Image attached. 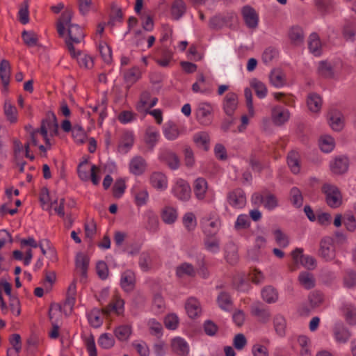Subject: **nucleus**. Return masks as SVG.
<instances>
[{
    "instance_id": "1",
    "label": "nucleus",
    "mask_w": 356,
    "mask_h": 356,
    "mask_svg": "<svg viewBox=\"0 0 356 356\" xmlns=\"http://www.w3.org/2000/svg\"><path fill=\"white\" fill-rule=\"evenodd\" d=\"M72 12L71 10H65L58 22L57 31L60 36L65 34V29H67L68 38L65 40L67 49L71 56L76 55V49L74 44L81 43L85 37L83 29L81 26L76 24H72L71 19Z\"/></svg>"
},
{
    "instance_id": "2",
    "label": "nucleus",
    "mask_w": 356,
    "mask_h": 356,
    "mask_svg": "<svg viewBox=\"0 0 356 356\" xmlns=\"http://www.w3.org/2000/svg\"><path fill=\"white\" fill-rule=\"evenodd\" d=\"M349 67L340 59L318 63V73L325 78H338L348 73Z\"/></svg>"
},
{
    "instance_id": "3",
    "label": "nucleus",
    "mask_w": 356,
    "mask_h": 356,
    "mask_svg": "<svg viewBox=\"0 0 356 356\" xmlns=\"http://www.w3.org/2000/svg\"><path fill=\"white\" fill-rule=\"evenodd\" d=\"M38 129L42 133V137L46 145L50 147L51 142L49 136H56L58 130V124L54 113H47L45 118L42 120L40 127Z\"/></svg>"
},
{
    "instance_id": "4",
    "label": "nucleus",
    "mask_w": 356,
    "mask_h": 356,
    "mask_svg": "<svg viewBox=\"0 0 356 356\" xmlns=\"http://www.w3.org/2000/svg\"><path fill=\"white\" fill-rule=\"evenodd\" d=\"M322 191L325 194L327 204L332 207H339L342 202V196L339 188L332 184H325L322 186Z\"/></svg>"
},
{
    "instance_id": "5",
    "label": "nucleus",
    "mask_w": 356,
    "mask_h": 356,
    "mask_svg": "<svg viewBox=\"0 0 356 356\" xmlns=\"http://www.w3.org/2000/svg\"><path fill=\"white\" fill-rule=\"evenodd\" d=\"M201 223L204 237L216 236L220 227V221L214 214L203 218Z\"/></svg>"
},
{
    "instance_id": "6",
    "label": "nucleus",
    "mask_w": 356,
    "mask_h": 356,
    "mask_svg": "<svg viewBox=\"0 0 356 356\" xmlns=\"http://www.w3.org/2000/svg\"><path fill=\"white\" fill-rule=\"evenodd\" d=\"M291 256L296 265L300 264L307 270H314L316 267V260L315 258L307 254H303V250L302 248L295 249L292 252Z\"/></svg>"
},
{
    "instance_id": "7",
    "label": "nucleus",
    "mask_w": 356,
    "mask_h": 356,
    "mask_svg": "<svg viewBox=\"0 0 356 356\" xmlns=\"http://www.w3.org/2000/svg\"><path fill=\"white\" fill-rule=\"evenodd\" d=\"M175 197L182 201H187L191 197V190L189 184L182 179H177L172 188Z\"/></svg>"
},
{
    "instance_id": "8",
    "label": "nucleus",
    "mask_w": 356,
    "mask_h": 356,
    "mask_svg": "<svg viewBox=\"0 0 356 356\" xmlns=\"http://www.w3.org/2000/svg\"><path fill=\"white\" fill-rule=\"evenodd\" d=\"M227 202L234 209H243L246 204V195L241 188H236L227 194Z\"/></svg>"
},
{
    "instance_id": "9",
    "label": "nucleus",
    "mask_w": 356,
    "mask_h": 356,
    "mask_svg": "<svg viewBox=\"0 0 356 356\" xmlns=\"http://www.w3.org/2000/svg\"><path fill=\"white\" fill-rule=\"evenodd\" d=\"M213 107L208 102H201L198 104L196 115L200 124L208 126L211 123Z\"/></svg>"
},
{
    "instance_id": "10",
    "label": "nucleus",
    "mask_w": 356,
    "mask_h": 356,
    "mask_svg": "<svg viewBox=\"0 0 356 356\" xmlns=\"http://www.w3.org/2000/svg\"><path fill=\"white\" fill-rule=\"evenodd\" d=\"M252 200L254 204H262L268 210L274 209L277 206L276 197L270 193H254Z\"/></svg>"
},
{
    "instance_id": "11",
    "label": "nucleus",
    "mask_w": 356,
    "mask_h": 356,
    "mask_svg": "<svg viewBox=\"0 0 356 356\" xmlns=\"http://www.w3.org/2000/svg\"><path fill=\"white\" fill-rule=\"evenodd\" d=\"M158 102V99L152 97L148 91H144L141 93L140 100L136 105V108L139 112H148L149 108L154 107Z\"/></svg>"
},
{
    "instance_id": "12",
    "label": "nucleus",
    "mask_w": 356,
    "mask_h": 356,
    "mask_svg": "<svg viewBox=\"0 0 356 356\" xmlns=\"http://www.w3.org/2000/svg\"><path fill=\"white\" fill-rule=\"evenodd\" d=\"M290 118L288 109L281 106H275L271 109V118L273 122L277 126H281L286 122Z\"/></svg>"
},
{
    "instance_id": "13",
    "label": "nucleus",
    "mask_w": 356,
    "mask_h": 356,
    "mask_svg": "<svg viewBox=\"0 0 356 356\" xmlns=\"http://www.w3.org/2000/svg\"><path fill=\"white\" fill-rule=\"evenodd\" d=\"M135 136L134 131L125 130L122 132L118 144V151L121 153H127L133 147Z\"/></svg>"
},
{
    "instance_id": "14",
    "label": "nucleus",
    "mask_w": 356,
    "mask_h": 356,
    "mask_svg": "<svg viewBox=\"0 0 356 356\" xmlns=\"http://www.w3.org/2000/svg\"><path fill=\"white\" fill-rule=\"evenodd\" d=\"M250 312L261 323L268 322L271 316L269 309L261 302L253 303L250 307Z\"/></svg>"
},
{
    "instance_id": "15",
    "label": "nucleus",
    "mask_w": 356,
    "mask_h": 356,
    "mask_svg": "<svg viewBox=\"0 0 356 356\" xmlns=\"http://www.w3.org/2000/svg\"><path fill=\"white\" fill-rule=\"evenodd\" d=\"M319 254L325 261H331L334 258L335 249L331 238H324L321 241Z\"/></svg>"
},
{
    "instance_id": "16",
    "label": "nucleus",
    "mask_w": 356,
    "mask_h": 356,
    "mask_svg": "<svg viewBox=\"0 0 356 356\" xmlns=\"http://www.w3.org/2000/svg\"><path fill=\"white\" fill-rule=\"evenodd\" d=\"M238 95L234 92H228L222 103V108L226 115L232 117L238 107Z\"/></svg>"
},
{
    "instance_id": "17",
    "label": "nucleus",
    "mask_w": 356,
    "mask_h": 356,
    "mask_svg": "<svg viewBox=\"0 0 356 356\" xmlns=\"http://www.w3.org/2000/svg\"><path fill=\"white\" fill-rule=\"evenodd\" d=\"M242 15L246 26L250 29H255L258 26L259 17L254 9L245 6L242 9Z\"/></svg>"
},
{
    "instance_id": "18",
    "label": "nucleus",
    "mask_w": 356,
    "mask_h": 356,
    "mask_svg": "<svg viewBox=\"0 0 356 356\" xmlns=\"http://www.w3.org/2000/svg\"><path fill=\"white\" fill-rule=\"evenodd\" d=\"M159 159L172 170H177L179 166L178 156L170 149H165L161 150L159 154Z\"/></svg>"
},
{
    "instance_id": "19",
    "label": "nucleus",
    "mask_w": 356,
    "mask_h": 356,
    "mask_svg": "<svg viewBox=\"0 0 356 356\" xmlns=\"http://www.w3.org/2000/svg\"><path fill=\"white\" fill-rule=\"evenodd\" d=\"M10 77V65L7 60H2L0 63V79L3 84L2 92H7Z\"/></svg>"
},
{
    "instance_id": "20",
    "label": "nucleus",
    "mask_w": 356,
    "mask_h": 356,
    "mask_svg": "<svg viewBox=\"0 0 356 356\" xmlns=\"http://www.w3.org/2000/svg\"><path fill=\"white\" fill-rule=\"evenodd\" d=\"M348 165L349 161L348 158L342 156L336 157L330 164L332 172L337 175L346 172L348 168Z\"/></svg>"
},
{
    "instance_id": "21",
    "label": "nucleus",
    "mask_w": 356,
    "mask_h": 356,
    "mask_svg": "<svg viewBox=\"0 0 356 356\" xmlns=\"http://www.w3.org/2000/svg\"><path fill=\"white\" fill-rule=\"evenodd\" d=\"M89 264L88 257L82 253H79L76 257V273L81 276V282H84L86 275Z\"/></svg>"
},
{
    "instance_id": "22",
    "label": "nucleus",
    "mask_w": 356,
    "mask_h": 356,
    "mask_svg": "<svg viewBox=\"0 0 356 356\" xmlns=\"http://www.w3.org/2000/svg\"><path fill=\"white\" fill-rule=\"evenodd\" d=\"M288 35L291 42L295 46H299L304 42L305 33L302 28L298 25L291 26Z\"/></svg>"
},
{
    "instance_id": "23",
    "label": "nucleus",
    "mask_w": 356,
    "mask_h": 356,
    "mask_svg": "<svg viewBox=\"0 0 356 356\" xmlns=\"http://www.w3.org/2000/svg\"><path fill=\"white\" fill-rule=\"evenodd\" d=\"M171 346L172 350L179 355L186 356L189 353V345L187 341L181 337H175L172 339Z\"/></svg>"
},
{
    "instance_id": "24",
    "label": "nucleus",
    "mask_w": 356,
    "mask_h": 356,
    "mask_svg": "<svg viewBox=\"0 0 356 356\" xmlns=\"http://www.w3.org/2000/svg\"><path fill=\"white\" fill-rule=\"evenodd\" d=\"M160 137L159 131L157 129L153 127L147 128L145 134V143L147 148L152 151L159 141Z\"/></svg>"
},
{
    "instance_id": "25",
    "label": "nucleus",
    "mask_w": 356,
    "mask_h": 356,
    "mask_svg": "<svg viewBox=\"0 0 356 356\" xmlns=\"http://www.w3.org/2000/svg\"><path fill=\"white\" fill-rule=\"evenodd\" d=\"M146 169L145 160L140 156L132 158L129 163V170L135 175H142Z\"/></svg>"
},
{
    "instance_id": "26",
    "label": "nucleus",
    "mask_w": 356,
    "mask_h": 356,
    "mask_svg": "<svg viewBox=\"0 0 356 356\" xmlns=\"http://www.w3.org/2000/svg\"><path fill=\"white\" fill-rule=\"evenodd\" d=\"M152 186L159 191H165L168 188V179L166 176L159 172H154L150 177Z\"/></svg>"
},
{
    "instance_id": "27",
    "label": "nucleus",
    "mask_w": 356,
    "mask_h": 356,
    "mask_svg": "<svg viewBox=\"0 0 356 356\" xmlns=\"http://www.w3.org/2000/svg\"><path fill=\"white\" fill-rule=\"evenodd\" d=\"M287 164L293 174H298L300 171V154L296 150L291 151L287 156Z\"/></svg>"
},
{
    "instance_id": "28",
    "label": "nucleus",
    "mask_w": 356,
    "mask_h": 356,
    "mask_svg": "<svg viewBox=\"0 0 356 356\" xmlns=\"http://www.w3.org/2000/svg\"><path fill=\"white\" fill-rule=\"evenodd\" d=\"M329 123L333 130H341L344 124V120L341 113L337 110L330 111L329 113Z\"/></svg>"
},
{
    "instance_id": "29",
    "label": "nucleus",
    "mask_w": 356,
    "mask_h": 356,
    "mask_svg": "<svg viewBox=\"0 0 356 356\" xmlns=\"http://www.w3.org/2000/svg\"><path fill=\"white\" fill-rule=\"evenodd\" d=\"M187 314L191 318H195L200 316L202 312L199 301L195 298H189L185 305Z\"/></svg>"
},
{
    "instance_id": "30",
    "label": "nucleus",
    "mask_w": 356,
    "mask_h": 356,
    "mask_svg": "<svg viewBox=\"0 0 356 356\" xmlns=\"http://www.w3.org/2000/svg\"><path fill=\"white\" fill-rule=\"evenodd\" d=\"M163 133L165 138L168 140H176L180 134L178 126L172 121L167 122L164 124Z\"/></svg>"
},
{
    "instance_id": "31",
    "label": "nucleus",
    "mask_w": 356,
    "mask_h": 356,
    "mask_svg": "<svg viewBox=\"0 0 356 356\" xmlns=\"http://www.w3.org/2000/svg\"><path fill=\"white\" fill-rule=\"evenodd\" d=\"M42 137V133L38 129H36L35 130H31L30 131V136H29V141L25 145V156L26 158L29 159L30 160L34 159V156L33 154H30V144H32L34 146H37L39 144L40 142V138Z\"/></svg>"
},
{
    "instance_id": "32",
    "label": "nucleus",
    "mask_w": 356,
    "mask_h": 356,
    "mask_svg": "<svg viewBox=\"0 0 356 356\" xmlns=\"http://www.w3.org/2000/svg\"><path fill=\"white\" fill-rule=\"evenodd\" d=\"M249 280V277L245 274L238 273L233 279V286L239 291H248L250 288Z\"/></svg>"
},
{
    "instance_id": "33",
    "label": "nucleus",
    "mask_w": 356,
    "mask_h": 356,
    "mask_svg": "<svg viewBox=\"0 0 356 356\" xmlns=\"http://www.w3.org/2000/svg\"><path fill=\"white\" fill-rule=\"evenodd\" d=\"M106 314L104 309L102 311L98 309H93L88 314V320L91 326L97 328L99 327L104 321V316Z\"/></svg>"
},
{
    "instance_id": "34",
    "label": "nucleus",
    "mask_w": 356,
    "mask_h": 356,
    "mask_svg": "<svg viewBox=\"0 0 356 356\" xmlns=\"http://www.w3.org/2000/svg\"><path fill=\"white\" fill-rule=\"evenodd\" d=\"M308 47L309 51L316 56H319L322 53V43L317 33H313L309 37Z\"/></svg>"
},
{
    "instance_id": "35",
    "label": "nucleus",
    "mask_w": 356,
    "mask_h": 356,
    "mask_svg": "<svg viewBox=\"0 0 356 356\" xmlns=\"http://www.w3.org/2000/svg\"><path fill=\"white\" fill-rule=\"evenodd\" d=\"M298 282L305 289L309 290L316 285V279L314 275L308 271H302L298 275Z\"/></svg>"
},
{
    "instance_id": "36",
    "label": "nucleus",
    "mask_w": 356,
    "mask_h": 356,
    "mask_svg": "<svg viewBox=\"0 0 356 356\" xmlns=\"http://www.w3.org/2000/svg\"><path fill=\"white\" fill-rule=\"evenodd\" d=\"M132 193L134 196L135 202L138 207L145 205L149 199V193L144 188L135 186L132 189Z\"/></svg>"
},
{
    "instance_id": "37",
    "label": "nucleus",
    "mask_w": 356,
    "mask_h": 356,
    "mask_svg": "<svg viewBox=\"0 0 356 356\" xmlns=\"http://www.w3.org/2000/svg\"><path fill=\"white\" fill-rule=\"evenodd\" d=\"M120 284L125 291H129L134 289L135 284V275L131 270H126L122 273Z\"/></svg>"
},
{
    "instance_id": "38",
    "label": "nucleus",
    "mask_w": 356,
    "mask_h": 356,
    "mask_svg": "<svg viewBox=\"0 0 356 356\" xmlns=\"http://www.w3.org/2000/svg\"><path fill=\"white\" fill-rule=\"evenodd\" d=\"M262 299L268 304L275 303L278 300V292L272 286H266L261 291Z\"/></svg>"
},
{
    "instance_id": "39",
    "label": "nucleus",
    "mask_w": 356,
    "mask_h": 356,
    "mask_svg": "<svg viewBox=\"0 0 356 356\" xmlns=\"http://www.w3.org/2000/svg\"><path fill=\"white\" fill-rule=\"evenodd\" d=\"M196 274V270L194 266L189 263H182L177 266L176 268V275L178 277H194Z\"/></svg>"
},
{
    "instance_id": "40",
    "label": "nucleus",
    "mask_w": 356,
    "mask_h": 356,
    "mask_svg": "<svg viewBox=\"0 0 356 356\" xmlns=\"http://www.w3.org/2000/svg\"><path fill=\"white\" fill-rule=\"evenodd\" d=\"M186 10V3L183 0H175L171 6V15L174 19H179Z\"/></svg>"
},
{
    "instance_id": "41",
    "label": "nucleus",
    "mask_w": 356,
    "mask_h": 356,
    "mask_svg": "<svg viewBox=\"0 0 356 356\" xmlns=\"http://www.w3.org/2000/svg\"><path fill=\"white\" fill-rule=\"evenodd\" d=\"M124 311V301L118 296H115L113 300L104 309V312L106 315L110 314L112 312H115L117 314H120Z\"/></svg>"
},
{
    "instance_id": "42",
    "label": "nucleus",
    "mask_w": 356,
    "mask_h": 356,
    "mask_svg": "<svg viewBox=\"0 0 356 356\" xmlns=\"http://www.w3.org/2000/svg\"><path fill=\"white\" fill-rule=\"evenodd\" d=\"M307 105L309 110L313 113H317L320 111L322 106L321 97L316 93H310L307 99Z\"/></svg>"
},
{
    "instance_id": "43",
    "label": "nucleus",
    "mask_w": 356,
    "mask_h": 356,
    "mask_svg": "<svg viewBox=\"0 0 356 356\" xmlns=\"http://www.w3.org/2000/svg\"><path fill=\"white\" fill-rule=\"evenodd\" d=\"M298 344L300 346V356H310L312 355L311 341L305 335H300L297 339Z\"/></svg>"
},
{
    "instance_id": "44",
    "label": "nucleus",
    "mask_w": 356,
    "mask_h": 356,
    "mask_svg": "<svg viewBox=\"0 0 356 356\" xmlns=\"http://www.w3.org/2000/svg\"><path fill=\"white\" fill-rule=\"evenodd\" d=\"M194 193L198 200H203L207 191V182L204 178H197L194 181Z\"/></svg>"
},
{
    "instance_id": "45",
    "label": "nucleus",
    "mask_w": 356,
    "mask_h": 356,
    "mask_svg": "<svg viewBox=\"0 0 356 356\" xmlns=\"http://www.w3.org/2000/svg\"><path fill=\"white\" fill-rule=\"evenodd\" d=\"M115 337L120 341H127L131 334V327L129 325H120L114 329Z\"/></svg>"
},
{
    "instance_id": "46",
    "label": "nucleus",
    "mask_w": 356,
    "mask_h": 356,
    "mask_svg": "<svg viewBox=\"0 0 356 356\" xmlns=\"http://www.w3.org/2000/svg\"><path fill=\"white\" fill-rule=\"evenodd\" d=\"M73 58H76L79 66L86 69H90L93 66L92 58L79 50H76V55L72 56Z\"/></svg>"
},
{
    "instance_id": "47",
    "label": "nucleus",
    "mask_w": 356,
    "mask_h": 356,
    "mask_svg": "<svg viewBox=\"0 0 356 356\" xmlns=\"http://www.w3.org/2000/svg\"><path fill=\"white\" fill-rule=\"evenodd\" d=\"M161 218L166 224H172L177 219V211L172 207H165L161 212Z\"/></svg>"
},
{
    "instance_id": "48",
    "label": "nucleus",
    "mask_w": 356,
    "mask_h": 356,
    "mask_svg": "<svg viewBox=\"0 0 356 356\" xmlns=\"http://www.w3.org/2000/svg\"><path fill=\"white\" fill-rule=\"evenodd\" d=\"M205 249L213 254L220 252V240L216 236H207L204 238Z\"/></svg>"
},
{
    "instance_id": "49",
    "label": "nucleus",
    "mask_w": 356,
    "mask_h": 356,
    "mask_svg": "<svg viewBox=\"0 0 356 356\" xmlns=\"http://www.w3.org/2000/svg\"><path fill=\"white\" fill-rule=\"evenodd\" d=\"M4 113L9 122L15 123L17 120V111L15 106H13L10 101L6 99L3 106Z\"/></svg>"
},
{
    "instance_id": "50",
    "label": "nucleus",
    "mask_w": 356,
    "mask_h": 356,
    "mask_svg": "<svg viewBox=\"0 0 356 356\" xmlns=\"http://www.w3.org/2000/svg\"><path fill=\"white\" fill-rule=\"evenodd\" d=\"M237 248L233 243H229L225 247V259L230 264H234L238 260Z\"/></svg>"
},
{
    "instance_id": "51",
    "label": "nucleus",
    "mask_w": 356,
    "mask_h": 356,
    "mask_svg": "<svg viewBox=\"0 0 356 356\" xmlns=\"http://www.w3.org/2000/svg\"><path fill=\"white\" fill-rule=\"evenodd\" d=\"M250 86L254 89L257 96L259 99H264L266 97L268 90L263 82L257 79H253L250 81Z\"/></svg>"
},
{
    "instance_id": "52",
    "label": "nucleus",
    "mask_w": 356,
    "mask_h": 356,
    "mask_svg": "<svg viewBox=\"0 0 356 356\" xmlns=\"http://www.w3.org/2000/svg\"><path fill=\"white\" fill-rule=\"evenodd\" d=\"M346 319L350 325L356 324V308L350 303L346 302L343 305Z\"/></svg>"
},
{
    "instance_id": "53",
    "label": "nucleus",
    "mask_w": 356,
    "mask_h": 356,
    "mask_svg": "<svg viewBox=\"0 0 356 356\" xmlns=\"http://www.w3.org/2000/svg\"><path fill=\"white\" fill-rule=\"evenodd\" d=\"M334 140L332 136L324 135L321 137L319 146L323 152L329 153L332 152L334 147Z\"/></svg>"
},
{
    "instance_id": "54",
    "label": "nucleus",
    "mask_w": 356,
    "mask_h": 356,
    "mask_svg": "<svg viewBox=\"0 0 356 356\" xmlns=\"http://www.w3.org/2000/svg\"><path fill=\"white\" fill-rule=\"evenodd\" d=\"M270 81L276 88L282 87L286 82L284 73L280 70H273L270 74Z\"/></svg>"
},
{
    "instance_id": "55",
    "label": "nucleus",
    "mask_w": 356,
    "mask_h": 356,
    "mask_svg": "<svg viewBox=\"0 0 356 356\" xmlns=\"http://www.w3.org/2000/svg\"><path fill=\"white\" fill-rule=\"evenodd\" d=\"M343 283L344 287L348 289L356 287V271L351 269L346 270Z\"/></svg>"
},
{
    "instance_id": "56",
    "label": "nucleus",
    "mask_w": 356,
    "mask_h": 356,
    "mask_svg": "<svg viewBox=\"0 0 356 356\" xmlns=\"http://www.w3.org/2000/svg\"><path fill=\"white\" fill-rule=\"evenodd\" d=\"M350 337L349 331L343 326H338L334 330V338L338 343H345Z\"/></svg>"
},
{
    "instance_id": "57",
    "label": "nucleus",
    "mask_w": 356,
    "mask_h": 356,
    "mask_svg": "<svg viewBox=\"0 0 356 356\" xmlns=\"http://www.w3.org/2000/svg\"><path fill=\"white\" fill-rule=\"evenodd\" d=\"M99 346L104 349H109L115 345V339L111 334H102L98 339Z\"/></svg>"
},
{
    "instance_id": "58",
    "label": "nucleus",
    "mask_w": 356,
    "mask_h": 356,
    "mask_svg": "<svg viewBox=\"0 0 356 356\" xmlns=\"http://www.w3.org/2000/svg\"><path fill=\"white\" fill-rule=\"evenodd\" d=\"M22 38L24 42L28 47H35L38 43V36L33 31H24L22 33Z\"/></svg>"
},
{
    "instance_id": "59",
    "label": "nucleus",
    "mask_w": 356,
    "mask_h": 356,
    "mask_svg": "<svg viewBox=\"0 0 356 356\" xmlns=\"http://www.w3.org/2000/svg\"><path fill=\"white\" fill-rule=\"evenodd\" d=\"M217 302L219 307L225 311H229L231 309L232 305L231 297L226 292H221L218 295Z\"/></svg>"
},
{
    "instance_id": "60",
    "label": "nucleus",
    "mask_w": 356,
    "mask_h": 356,
    "mask_svg": "<svg viewBox=\"0 0 356 356\" xmlns=\"http://www.w3.org/2000/svg\"><path fill=\"white\" fill-rule=\"evenodd\" d=\"M72 136L74 142L77 144L84 143L87 138L84 129L79 125L73 127Z\"/></svg>"
},
{
    "instance_id": "61",
    "label": "nucleus",
    "mask_w": 356,
    "mask_h": 356,
    "mask_svg": "<svg viewBox=\"0 0 356 356\" xmlns=\"http://www.w3.org/2000/svg\"><path fill=\"white\" fill-rule=\"evenodd\" d=\"M290 200L296 207H300L303 203L302 192L297 187H293L290 191Z\"/></svg>"
},
{
    "instance_id": "62",
    "label": "nucleus",
    "mask_w": 356,
    "mask_h": 356,
    "mask_svg": "<svg viewBox=\"0 0 356 356\" xmlns=\"http://www.w3.org/2000/svg\"><path fill=\"white\" fill-rule=\"evenodd\" d=\"M250 217L246 214H240L238 216L234 223V228L237 231L248 229L250 226Z\"/></svg>"
},
{
    "instance_id": "63",
    "label": "nucleus",
    "mask_w": 356,
    "mask_h": 356,
    "mask_svg": "<svg viewBox=\"0 0 356 356\" xmlns=\"http://www.w3.org/2000/svg\"><path fill=\"white\" fill-rule=\"evenodd\" d=\"M273 324L277 334L283 336L285 333L286 321L283 316L277 314L274 317Z\"/></svg>"
},
{
    "instance_id": "64",
    "label": "nucleus",
    "mask_w": 356,
    "mask_h": 356,
    "mask_svg": "<svg viewBox=\"0 0 356 356\" xmlns=\"http://www.w3.org/2000/svg\"><path fill=\"white\" fill-rule=\"evenodd\" d=\"M209 137L206 132H199L195 134L194 141L197 146L207 150L208 149Z\"/></svg>"
}]
</instances>
